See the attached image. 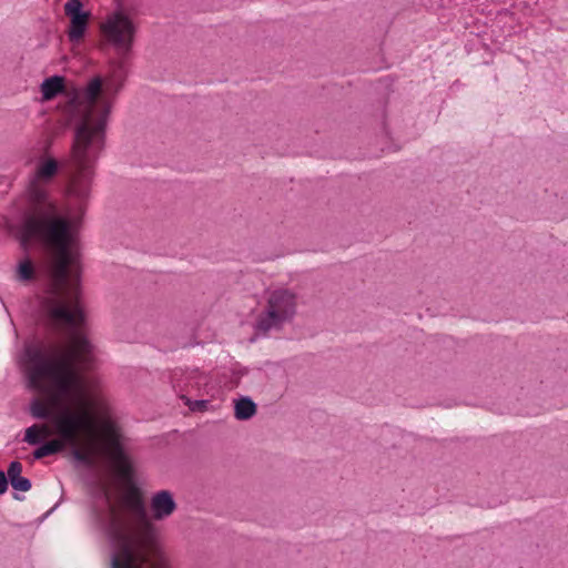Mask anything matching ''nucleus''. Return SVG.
<instances>
[{
    "label": "nucleus",
    "instance_id": "10",
    "mask_svg": "<svg viewBox=\"0 0 568 568\" xmlns=\"http://www.w3.org/2000/svg\"><path fill=\"white\" fill-rule=\"evenodd\" d=\"M176 509V503L169 490H160L151 498L153 519L163 520L170 517Z\"/></svg>",
    "mask_w": 568,
    "mask_h": 568
},
{
    "label": "nucleus",
    "instance_id": "16",
    "mask_svg": "<svg viewBox=\"0 0 568 568\" xmlns=\"http://www.w3.org/2000/svg\"><path fill=\"white\" fill-rule=\"evenodd\" d=\"M183 398L185 399V404L192 412H204L209 406V400L205 399L191 400L190 398Z\"/></svg>",
    "mask_w": 568,
    "mask_h": 568
},
{
    "label": "nucleus",
    "instance_id": "12",
    "mask_svg": "<svg viewBox=\"0 0 568 568\" xmlns=\"http://www.w3.org/2000/svg\"><path fill=\"white\" fill-rule=\"evenodd\" d=\"M64 90V79L60 75H53L45 79L41 83V94L43 101H49L55 98Z\"/></svg>",
    "mask_w": 568,
    "mask_h": 568
},
{
    "label": "nucleus",
    "instance_id": "7",
    "mask_svg": "<svg viewBox=\"0 0 568 568\" xmlns=\"http://www.w3.org/2000/svg\"><path fill=\"white\" fill-rule=\"evenodd\" d=\"M101 29L106 41L119 54H126L131 51L136 26L130 17L123 12H114L105 19Z\"/></svg>",
    "mask_w": 568,
    "mask_h": 568
},
{
    "label": "nucleus",
    "instance_id": "9",
    "mask_svg": "<svg viewBox=\"0 0 568 568\" xmlns=\"http://www.w3.org/2000/svg\"><path fill=\"white\" fill-rule=\"evenodd\" d=\"M110 458L118 476L123 480H131L133 477L132 463L121 444L115 439L110 445Z\"/></svg>",
    "mask_w": 568,
    "mask_h": 568
},
{
    "label": "nucleus",
    "instance_id": "3",
    "mask_svg": "<svg viewBox=\"0 0 568 568\" xmlns=\"http://www.w3.org/2000/svg\"><path fill=\"white\" fill-rule=\"evenodd\" d=\"M113 99L100 77L91 79L64 106L74 129L69 159L64 162L68 194L79 203L91 194L95 163L104 149Z\"/></svg>",
    "mask_w": 568,
    "mask_h": 568
},
{
    "label": "nucleus",
    "instance_id": "15",
    "mask_svg": "<svg viewBox=\"0 0 568 568\" xmlns=\"http://www.w3.org/2000/svg\"><path fill=\"white\" fill-rule=\"evenodd\" d=\"M36 277V268L31 260L26 258L18 264L17 278L20 282H28Z\"/></svg>",
    "mask_w": 568,
    "mask_h": 568
},
{
    "label": "nucleus",
    "instance_id": "1",
    "mask_svg": "<svg viewBox=\"0 0 568 568\" xmlns=\"http://www.w3.org/2000/svg\"><path fill=\"white\" fill-rule=\"evenodd\" d=\"M81 324L70 326L73 332L69 346L29 345L22 362L30 386L47 398L32 399L30 413L34 418L49 419L51 435L58 437L34 449L33 458L54 455L68 446L77 463L93 468L102 454L97 425L109 423L111 407L101 383L84 378L77 369L75 363L91 348L89 341L75 332Z\"/></svg>",
    "mask_w": 568,
    "mask_h": 568
},
{
    "label": "nucleus",
    "instance_id": "2",
    "mask_svg": "<svg viewBox=\"0 0 568 568\" xmlns=\"http://www.w3.org/2000/svg\"><path fill=\"white\" fill-rule=\"evenodd\" d=\"M59 166L53 158L40 159L36 166L28 187L33 213L23 222L21 244L26 248L39 244L51 257L47 265L49 283L41 300L42 311L52 322L75 327L84 320L79 303L78 230L73 222L58 215L45 187L58 173Z\"/></svg>",
    "mask_w": 568,
    "mask_h": 568
},
{
    "label": "nucleus",
    "instance_id": "18",
    "mask_svg": "<svg viewBox=\"0 0 568 568\" xmlns=\"http://www.w3.org/2000/svg\"><path fill=\"white\" fill-rule=\"evenodd\" d=\"M14 499L20 500L21 498L18 495H14Z\"/></svg>",
    "mask_w": 568,
    "mask_h": 568
},
{
    "label": "nucleus",
    "instance_id": "4",
    "mask_svg": "<svg viewBox=\"0 0 568 568\" xmlns=\"http://www.w3.org/2000/svg\"><path fill=\"white\" fill-rule=\"evenodd\" d=\"M91 518L105 529L113 540L111 568H171L168 558L155 544V527L146 516L138 490L126 491L120 506L102 489L92 506Z\"/></svg>",
    "mask_w": 568,
    "mask_h": 568
},
{
    "label": "nucleus",
    "instance_id": "8",
    "mask_svg": "<svg viewBox=\"0 0 568 568\" xmlns=\"http://www.w3.org/2000/svg\"><path fill=\"white\" fill-rule=\"evenodd\" d=\"M64 13L70 19L69 40L79 42L85 34L90 12L83 10L81 0H68L64 4Z\"/></svg>",
    "mask_w": 568,
    "mask_h": 568
},
{
    "label": "nucleus",
    "instance_id": "14",
    "mask_svg": "<svg viewBox=\"0 0 568 568\" xmlns=\"http://www.w3.org/2000/svg\"><path fill=\"white\" fill-rule=\"evenodd\" d=\"M52 433V427L49 424L32 425L26 429L24 442L29 445H38L42 437H48Z\"/></svg>",
    "mask_w": 568,
    "mask_h": 568
},
{
    "label": "nucleus",
    "instance_id": "5",
    "mask_svg": "<svg viewBox=\"0 0 568 568\" xmlns=\"http://www.w3.org/2000/svg\"><path fill=\"white\" fill-rule=\"evenodd\" d=\"M91 518L105 529L113 540L111 568H171L168 558L155 544V527L146 516L138 490L126 491L120 506L102 489L92 506Z\"/></svg>",
    "mask_w": 568,
    "mask_h": 568
},
{
    "label": "nucleus",
    "instance_id": "17",
    "mask_svg": "<svg viewBox=\"0 0 568 568\" xmlns=\"http://www.w3.org/2000/svg\"><path fill=\"white\" fill-rule=\"evenodd\" d=\"M8 490V477L4 471L0 470V495Z\"/></svg>",
    "mask_w": 568,
    "mask_h": 568
},
{
    "label": "nucleus",
    "instance_id": "6",
    "mask_svg": "<svg viewBox=\"0 0 568 568\" xmlns=\"http://www.w3.org/2000/svg\"><path fill=\"white\" fill-rule=\"evenodd\" d=\"M297 310L298 295L295 291L287 287L274 288L266 294L264 308L255 320L254 329L264 336L280 332L294 321Z\"/></svg>",
    "mask_w": 568,
    "mask_h": 568
},
{
    "label": "nucleus",
    "instance_id": "13",
    "mask_svg": "<svg viewBox=\"0 0 568 568\" xmlns=\"http://www.w3.org/2000/svg\"><path fill=\"white\" fill-rule=\"evenodd\" d=\"M256 412V404L250 397H241L234 402V416L237 420H248Z\"/></svg>",
    "mask_w": 568,
    "mask_h": 568
},
{
    "label": "nucleus",
    "instance_id": "11",
    "mask_svg": "<svg viewBox=\"0 0 568 568\" xmlns=\"http://www.w3.org/2000/svg\"><path fill=\"white\" fill-rule=\"evenodd\" d=\"M21 473L22 464L18 460L11 462L7 470L8 480L14 490L28 491L31 489V481L30 479L22 477Z\"/></svg>",
    "mask_w": 568,
    "mask_h": 568
}]
</instances>
